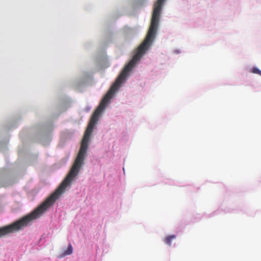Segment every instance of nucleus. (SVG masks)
<instances>
[{"label":"nucleus","instance_id":"obj_1","mask_svg":"<svg viewBox=\"0 0 261 261\" xmlns=\"http://www.w3.org/2000/svg\"><path fill=\"white\" fill-rule=\"evenodd\" d=\"M176 236L175 235H171L167 236L164 240V242L168 246H171V242L173 240L175 239Z\"/></svg>","mask_w":261,"mask_h":261},{"label":"nucleus","instance_id":"obj_2","mask_svg":"<svg viewBox=\"0 0 261 261\" xmlns=\"http://www.w3.org/2000/svg\"><path fill=\"white\" fill-rule=\"evenodd\" d=\"M72 253V247L71 244L68 247V248L64 252V255H70Z\"/></svg>","mask_w":261,"mask_h":261},{"label":"nucleus","instance_id":"obj_3","mask_svg":"<svg viewBox=\"0 0 261 261\" xmlns=\"http://www.w3.org/2000/svg\"><path fill=\"white\" fill-rule=\"evenodd\" d=\"M251 71L253 73L257 74L261 76V70H260L257 67H253V68H252Z\"/></svg>","mask_w":261,"mask_h":261}]
</instances>
